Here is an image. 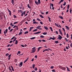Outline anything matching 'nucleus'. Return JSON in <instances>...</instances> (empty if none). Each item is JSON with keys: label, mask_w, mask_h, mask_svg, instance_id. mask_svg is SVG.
<instances>
[{"label": "nucleus", "mask_w": 72, "mask_h": 72, "mask_svg": "<svg viewBox=\"0 0 72 72\" xmlns=\"http://www.w3.org/2000/svg\"><path fill=\"white\" fill-rule=\"evenodd\" d=\"M49 28H50V29L51 31L52 32H53V28H52V27H50Z\"/></svg>", "instance_id": "18"}, {"label": "nucleus", "mask_w": 72, "mask_h": 72, "mask_svg": "<svg viewBox=\"0 0 72 72\" xmlns=\"http://www.w3.org/2000/svg\"><path fill=\"white\" fill-rule=\"evenodd\" d=\"M35 71H36L37 70V68H35Z\"/></svg>", "instance_id": "45"}, {"label": "nucleus", "mask_w": 72, "mask_h": 72, "mask_svg": "<svg viewBox=\"0 0 72 72\" xmlns=\"http://www.w3.org/2000/svg\"><path fill=\"white\" fill-rule=\"evenodd\" d=\"M29 1L30 5H31V4L33 3V0H29Z\"/></svg>", "instance_id": "6"}, {"label": "nucleus", "mask_w": 72, "mask_h": 72, "mask_svg": "<svg viewBox=\"0 0 72 72\" xmlns=\"http://www.w3.org/2000/svg\"><path fill=\"white\" fill-rule=\"evenodd\" d=\"M58 67L59 68H60V69H62V68H63V67L62 66H59Z\"/></svg>", "instance_id": "23"}, {"label": "nucleus", "mask_w": 72, "mask_h": 72, "mask_svg": "<svg viewBox=\"0 0 72 72\" xmlns=\"http://www.w3.org/2000/svg\"><path fill=\"white\" fill-rule=\"evenodd\" d=\"M33 24H38V22H37L36 21H35L33 22Z\"/></svg>", "instance_id": "16"}, {"label": "nucleus", "mask_w": 72, "mask_h": 72, "mask_svg": "<svg viewBox=\"0 0 72 72\" xmlns=\"http://www.w3.org/2000/svg\"><path fill=\"white\" fill-rule=\"evenodd\" d=\"M23 32H20V33L18 35H22V33Z\"/></svg>", "instance_id": "20"}, {"label": "nucleus", "mask_w": 72, "mask_h": 72, "mask_svg": "<svg viewBox=\"0 0 72 72\" xmlns=\"http://www.w3.org/2000/svg\"><path fill=\"white\" fill-rule=\"evenodd\" d=\"M48 50H48V49H46L45 50H43V52H45V51H48Z\"/></svg>", "instance_id": "19"}, {"label": "nucleus", "mask_w": 72, "mask_h": 72, "mask_svg": "<svg viewBox=\"0 0 72 72\" xmlns=\"http://www.w3.org/2000/svg\"><path fill=\"white\" fill-rule=\"evenodd\" d=\"M52 72H55V70H53L52 71Z\"/></svg>", "instance_id": "60"}, {"label": "nucleus", "mask_w": 72, "mask_h": 72, "mask_svg": "<svg viewBox=\"0 0 72 72\" xmlns=\"http://www.w3.org/2000/svg\"><path fill=\"white\" fill-rule=\"evenodd\" d=\"M33 34H37V32L34 33H33Z\"/></svg>", "instance_id": "64"}, {"label": "nucleus", "mask_w": 72, "mask_h": 72, "mask_svg": "<svg viewBox=\"0 0 72 72\" xmlns=\"http://www.w3.org/2000/svg\"><path fill=\"white\" fill-rule=\"evenodd\" d=\"M25 13H26V11L23 12L21 14V17H23V15H25Z\"/></svg>", "instance_id": "5"}, {"label": "nucleus", "mask_w": 72, "mask_h": 72, "mask_svg": "<svg viewBox=\"0 0 72 72\" xmlns=\"http://www.w3.org/2000/svg\"><path fill=\"white\" fill-rule=\"evenodd\" d=\"M59 30L60 33V34H61V35L62 36H63V34H62V31L60 30V29H59Z\"/></svg>", "instance_id": "10"}, {"label": "nucleus", "mask_w": 72, "mask_h": 72, "mask_svg": "<svg viewBox=\"0 0 72 72\" xmlns=\"http://www.w3.org/2000/svg\"><path fill=\"white\" fill-rule=\"evenodd\" d=\"M53 38H52V40H54L55 39V38L54 37H53Z\"/></svg>", "instance_id": "31"}, {"label": "nucleus", "mask_w": 72, "mask_h": 72, "mask_svg": "<svg viewBox=\"0 0 72 72\" xmlns=\"http://www.w3.org/2000/svg\"><path fill=\"white\" fill-rule=\"evenodd\" d=\"M48 18L49 19V21H50V22H51V20H50V18L49 17V16H48Z\"/></svg>", "instance_id": "35"}, {"label": "nucleus", "mask_w": 72, "mask_h": 72, "mask_svg": "<svg viewBox=\"0 0 72 72\" xmlns=\"http://www.w3.org/2000/svg\"><path fill=\"white\" fill-rule=\"evenodd\" d=\"M60 6H61V9H62V8H63V6H62V4Z\"/></svg>", "instance_id": "57"}, {"label": "nucleus", "mask_w": 72, "mask_h": 72, "mask_svg": "<svg viewBox=\"0 0 72 72\" xmlns=\"http://www.w3.org/2000/svg\"><path fill=\"white\" fill-rule=\"evenodd\" d=\"M9 53H6V54L5 56H8V55H9Z\"/></svg>", "instance_id": "49"}, {"label": "nucleus", "mask_w": 72, "mask_h": 72, "mask_svg": "<svg viewBox=\"0 0 72 72\" xmlns=\"http://www.w3.org/2000/svg\"><path fill=\"white\" fill-rule=\"evenodd\" d=\"M28 7V8H30V9H31V7L30 6V5H29V4H28L27 5Z\"/></svg>", "instance_id": "32"}, {"label": "nucleus", "mask_w": 72, "mask_h": 72, "mask_svg": "<svg viewBox=\"0 0 72 72\" xmlns=\"http://www.w3.org/2000/svg\"><path fill=\"white\" fill-rule=\"evenodd\" d=\"M61 1H60L62 3V2H63V1H64V0H60Z\"/></svg>", "instance_id": "61"}, {"label": "nucleus", "mask_w": 72, "mask_h": 72, "mask_svg": "<svg viewBox=\"0 0 72 72\" xmlns=\"http://www.w3.org/2000/svg\"><path fill=\"white\" fill-rule=\"evenodd\" d=\"M41 33V32H40H40H37V34H38L39 33Z\"/></svg>", "instance_id": "52"}, {"label": "nucleus", "mask_w": 72, "mask_h": 72, "mask_svg": "<svg viewBox=\"0 0 72 72\" xmlns=\"http://www.w3.org/2000/svg\"><path fill=\"white\" fill-rule=\"evenodd\" d=\"M59 37L57 38L58 40H60L62 39V37L60 35H58Z\"/></svg>", "instance_id": "3"}, {"label": "nucleus", "mask_w": 72, "mask_h": 72, "mask_svg": "<svg viewBox=\"0 0 72 72\" xmlns=\"http://www.w3.org/2000/svg\"><path fill=\"white\" fill-rule=\"evenodd\" d=\"M40 38H44V36H43L42 35H40Z\"/></svg>", "instance_id": "33"}, {"label": "nucleus", "mask_w": 72, "mask_h": 72, "mask_svg": "<svg viewBox=\"0 0 72 72\" xmlns=\"http://www.w3.org/2000/svg\"><path fill=\"white\" fill-rule=\"evenodd\" d=\"M35 3L37 5H38V4H41V1H40V0H38V2H37L36 1H35Z\"/></svg>", "instance_id": "2"}, {"label": "nucleus", "mask_w": 72, "mask_h": 72, "mask_svg": "<svg viewBox=\"0 0 72 72\" xmlns=\"http://www.w3.org/2000/svg\"><path fill=\"white\" fill-rule=\"evenodd\" d=\"M42 47H39L38 49V51H39L40 50V48H42Z\"/></svg>", "instance_id": "21"}, {"label": "nucleus", "mask_w": 72, "mask_h": 72, "mask_svg": "<svg viewBox=\"0 0 72 72\" xmlns=\"http://www.w3.org/2000/svg\"><path fill=\"white\" fill-rule=\"evenodd\" d=\"M13 28H15V30H18V26L16 25L14 26L13 27Z\"/></svg>", "instance_id": "4"}, {"label": "nucleus", "mask_w": 72, "mask_h": 72, "mask_svg": "<svg viewBox=\"0 0 72 72\" xmlns=\"http://www.w3.org/2000/svg\"><path fill=\"white\" fill-rule=\"evenodd\" d=\"M8 11L9 12V14H10V16H11V14H12V12H11V11H10V10H8Z\"/></svg>", "instance_id": "12"}, {"label": "nucleus", "mask_w": 72, "mask_h": 72, "mask_svg": "<svg viewBox=\"0 0 72 72\" xmlns=\"http://www.w3.org/2000/svg\"><path fill=\"white\" fill-rule=\"evenodd\" d=\"M8 29H6V30H5L4 32V33H6L8 32Z\"/></svg>", "instance_id": "7"}, {"label": "nucleus", "mask_w": 72, "mask_h": 72, "mask_svg": "<svg viewBox=\"0 0 72 72\" xmlns=\"http://www.w3.org/2000/svg\"><path fill=\"white\" fill-rule=\"evenodd\" d=\"M27 60H28V59L27 58L24 61V63H26V62H27Z\"/></svg>", "instance_id": "39"}, {"label": "nucleus", "mask_w": 72, "mask_h": 72, "mask_svg": "<svg viewBox=\"0 0 72 72\" xmlns=\"http://www.w3.org/2000/svg\"><path fill=\"white\" fill-rule=\"evenodd\" d=\"M27 33H28V32L26 31L24 33V34H27Z\"/></svg>", "instance_id": "30"}, {"label": "nucleus", "mask_w": 72, "mask_h": 72, "mask_svg": "<svg viewBox=\"0 0 72 72\" xmlns=\"http://www.w3.org/2000/svg\"><path fill=\"white\" fill-rule=\"evenodd\" d=\"M66 5V2H64V3L63 4V5H64V6H65V5Z\"/></svg>", "instance_id": "42"}, {"label": "nucleus", "mask_w": 72, "mask_h": 72, "mask_svg": "<svg viewBox=\"0 0 72 72\" xmlns=\"http://www.w3.org/2000/svg\"><path fill=\"white\" fill-rule=\"evenodd\" d=\"M65 27H66V29H67L68 31H69V27L67 26H65Z\"/></svg>", "instance_id": "11"}, {"label": "nucleus", "mask_w": 72, "mask_h": 72, "mask_svg": "<svg viewBox=\"0 0 72 72\" xmlns=\"http://www.w3.org/2000/svg\"><path fill=\"white\" fill-rule=\"evenodd\" d=\"M66 36H67V38H68V37H69V36H68V33L67 34Z\"/></svg>", "instance_id": "48"}, {"label": "nucleus", "mask_w": 72, "mask_h": 72, "mask_svg": "<svg viewBox=\"0 0 72 72\" xmlns=\"http://www.w3.org/2000/svg\"><path fill=\"white\" fill-rule=\"evenodd\" d=\"M22 64H23V63H22V62H21L19 64L20 67H21L22 66Z\"/></svg>", "instance_id": "8"}, {"label": "nucleus", "mask_w": 72, "mask_h": 72, "mask_svg": "<svg viewBox=\"0 0 72 72\" xmlns=\"http://www.w3.org/2000/svg\"><path fill=\"white\" fill-rule=\"evenodd\" d=\"M35 47H34V48H32V52H31V53H35V51H36V50L35 49Z\"/></svg>", "instance_id": "1"}, {"label": "nucleus", "mask_w": 72, "mask_h": 72, "mask_svg": "<svg viewBox=\"0 0 72 72\" xmlns=\"http://www.w3.org/2000/svg\"><path fill=\"white\" fill-rule=\"evenodd\" d=\"M44 28L45 29V30H48V27L47 26H44Z\"/></svg>", "instance_id": "14"}, {"label": "nucleus", "mask_w": 72, "mask_h": 72, "mask_svg": "<svg viewBox=\"0 0 72 72\" xmlns=\"http://www.w3.org/2000/svg\"><path fill=\"white\" fill-rule=\"evenodd\" d=\"M55 25H56V26H57V27H59V26H58V24H57V23H55Z\"/></svg>", "instance_id": "44"}, {"label": "nucleus", "mask_w": 72, "mask_h": 72, "mask_svg": "<svg viewBox=\"0 0 72 72\" xmlns=\"http://www.w3.org/2000/svg\"><path fill=\"white\" fill-rule=\"evenodd\" d=\"M51 68L52 69L53 68H54V67L53 66H51Z\"/></svg>", "instance_id": "63"}, {"label": "nucleus", "mask_w": 72, "mask_h": 72, "mask_svg": "<svg viewBox=\"0 0 72 72\" xmlns=\"http://www.w3.org/2000/svg\"><path fill=\"white\" fill-rule=\"evenodd\" d=\"M14 18H17V16L16 15H14Z\"/></svg>", "instance_id": "51"}, {"label": "nucleus", "mask_w": 72, "mask_h": 72, "mask_svg": "<svg viewBox=\"0 0 72 72\" xmlns=\"http://www.w3.org/2000/svg\"><path fill=\"white\" fill-rule=\"evenodd\" d=\"M66 67L67 68V70L68 71H70V70L69 69V68L68 67L66 66Z\"/></svg>", "instance_id": "22"}, {"label": "nucleus", "mask_w": 72, "mask_h": 72, "mask_svg": "<svg viewBox=\"0 0 72 72\" xmlns=\"http://www.w3.org/2000/svg\"><path fill=\"white\" fill-rule=\"evenodd\" d=\"M59 18H60L61 19H63V17L62 16H59Z\"/></svg>", "instance_id": "15"}, {"label": "nucleus", "mask_w": 72, "mask_h": 72, "mask_svg": "<svg viewBox=\"0 0 72 72\" xmlns=\"http://www.w3.org/2000/svg\"><path fill=\"white\" fill-rule=\"evenodd\" d=\"M37 31V29H35L34 30H33V32H35L36 31Z\"/></svg>", "instance_id": "29"}, {"label": "nucleus", "mask_w": 72, "mask_h": 72, "mask_svg": "<svg viewBox=\"0 0 72 72\" xmlns=\"http://www.w3.org/2000/svg\"><path fill=\"white\" fill-rule=\"evenodd\" d=\"M39 16L41 18H43L44 17L43 16L41 15H40Z\"/></svg>", "instance_id": "25"}, {"label": "nucleus", "mask_w": 72, "mask_h": 72, "mask_svg": "<svg viewBox=\"0 0 72 72\" xmlns=\"http://www.w3.org/2000/svg\"><path fill=\"white\" fill-rule=\"evenodd\" d=\"M41 27V26H38L36 28H38V29H39L40 28V27Z\"/></svg>", "instance_id": "17"}, {"label": "nucleus", "mask_w": 72, "mask_h": 72, "mask_svg": "<svg viewBox=\"0 0 72 72\" xmlns=\"http://www.w3.org/2000/svg\"><path fill=\"white\" fill-rule=\"evenodd\" d=\"M47 33L46 32H44L42 34L43 35H47Z\"/></svg>", "instance_id": "27"}, {"label": "nucleus", "mask_w": 72, "mask_h": 72, "mask_svg": "<svg viewBox=\"0 0 72 72\" xmlns=\"http://www.w3.org/2000/svg\"><path fill=\"white\" fill-rule=\"evenodd\" d=\"M51 6L52 7H53V6H54V4H53L52 3L51 4Z\"/></svg>", "instance_id": "55"}, {"label": "nucleus", "mask_w": 72, "mask_h": 72, "mask_svg": "<svg viewBox=\"0 0 72 72\" xmlns=\"http://www.w3.org/2000/svg\"><path fill=\"white\" fill-rule=\"evenodd\" d=\"M37 21H41V20L39 18H37Z\"/></svg>", "instance_id": "40"}, {"label": "nucleus", "mask_w": 72, "mask_h": 72, "mask_svg": "<svg viewBox=\"0 0 72 72\" xmlns=\"http://www.w3.org/2000/svg\"><path fill=\"white\" fill-rule=\"evenodd\" d=\"M33 27H30L29 29V32H30L31 31V30H32V29H33Z\"/></svg>", "instance_id": "9"}, {"label": "nucleus", "mask_w": 72, "mask_h": 72, "mask_svg": "<svg viewBox=\"0 0 72 72\" xmlns=\"http://www.w3.org/2000/svg\"><path fill=\"white\" fill-rule=\"evenodd\" d=\"M13 30V29H12L10 31V32H11Z\"/></svg>", "instance_id": "47"}, {"label": "nucleus", "mask_w": 72, "mask_h": 72, "mask_svg": "<svg viewBox=\"0 0 72 72\" xmlns=\"http://www.w3.org/2000/svg\"><path fill=\"white\" fill-rule=\"evenodd\" d=\"M55 42L56 44H58V43H59V42H58V41H55Z\"/></svg>", "instance_id": "34"}, {"label": "nucleus", "mask_w": 72, "mask_h": 72, "mask_svg": "<svg viewBox=\"0 0 72 72\" xmlns=\"http://www.w3.org/2000/svg\"><path fill=\"white\" fill-rule=\"evenodd\" d=\"M18 23V22H14V24H17Z\"/></svg>", "instance_id": "38"}, {"label": "nucleus", "mask_w": 72, "mask_h": 72, "mask_svg": "<svg viewBox=\"0 0 72 72\" xmlns=\"http://www.w3.org/2000/svg\"><path fill=\"white\" fill-rule=\"evenodd\" d=\"M32 67H33V68L34 69V68H35V64H33Z\"/></svg>", "instance_id": "24"}, {"label": "nucleus", "mask_w": 72, "mask_h": 72, "mask_svg": "<svg viewBox=\"0 0 72 72\" xmlns=\"http://www.w3.org/2000/svg\"><path fill=\"white\" fill-rule=\"evenodd\" d=\"M20 12L21 13H23V11H22V10H20Z\"/></svg>", "instance_id": "59"}, {"label": "nucleus", "mask_w": 72, "mask_h": 72, "mask_svg": "<svg viewBox=\"0 0 72 72\" xmlns=\"http://www.w3.org/2000/svg\"><path fill=\"white\" fill-rule=\"evenodd\" d=\"M18 54H20V53H21V51H18Z\"/></svg>", "instance_id": "62"}, {"label": "nucleus", "mask_w": 72, "mask_h": 72, "mask_svg": "<svg viewBox=\"0 0 72 72\" xmlns=\"http://www.w3.org/2000/svg\"><path fill=\"white\" fill-rule=\"evenodd\" d=\"M35 37H32V38H30V39H31V40H32L33 39H35Z\"/></svg>", "instance_id": "36"}, {"label": "nucleus", "mask_w": 72, "mask_h": 72, "mask_svg": "<svg viewBox=\"0 0 72 72\" xmlns=\"http://www.w3.org/2000/svg\"><path fill=\"white\" fill-rule=\"evenodd\" d=\"M18 40H16V41H15V44L16 45H17V44H18Z\"/></svg>", "instance_id": "28"}, {"label": "nucleus", "mask_w": 72, "mask_h": 72, "mask_svg": "<svg viewBox=\"0 0 72 72\" xmlns=\"http://www.w3.org/2000/svg\"><path fill=\"white\" fill-rule=\"evenodd\" d=\"M11 68H12V71H14V69L13 68V67L12 66H11Z\"/></svg>", "instance_id": "26"}, {"label": "nucleus", "mask_w": 72, "mask_h": 72, "mask_svg": "<svg viewBox=\"0 0 72 72\" xmlns=\"http://www.w3.org/2000/svg\"><path fill=\"white\" fill-rule=\"evenodd\" d=\"M62 70H65L66 69V68H62Z\"/></svg>", "instance_id": "41"}, {"label": "nucleus", "mask_w": 72, "mask_h": 72, "mask_svg": "<svg viewBox=\"0 0 72 72\" xmlns=\"http://www.w3.org/2000/svg\"><path fill=\"white\" fill-rule=\"evenodd\" d=\"M40 23L41 24H43V23L42 22H40Z\"/></svg>", "instance_id": "56"}, {"label": "nucleus", "mask_w": 72, "mask_h": 72, "mask_svg": "<svg viewBox=\"0 0 72 72\" xmlns=\"http://www.w3.org/2000/svg\"><path fill=\"white\" fill-rule=\"evenodd\" d=\"M12 55L11 54H10V55H9L8 56V58H10V56Z\"/></svg>", "instance_id": "53"}, {"label": "nucleus", "mask_w": 72, "mask_h": 72, "mask_svg": "<svg viewBox=\"0 0 72 72\" xmlns=\"http://www.w3.org/2000/svg\"><path fill=\"white\" fill-rule=\"evenodd\" d=\"M62 30H63V31H64V32H66L65 31V29H64V28H62Z\"/></svg>", "instance_id": "43"}, {"label": "nucleus", "mask_w": 72, "mask_h": 72, "mask_svg": "<svg viewBox=\"0 0 72 72\" xmlns=\"http://www.w3.org/2000/svg\"><path fill=\"white\" fill-rule=\"evenodd\" d=\"M14 0H12V3L13 5H14Z\"/></svg>", "instance_id": "13"}, {"label": "nucleus", "mask_w": 72, "mask_h": 72, "mask_svg": "<svg viewBox=\"0 0 72 72\" xmlns=\"http://www.w3.org/2000/svg\"><path fill=\"white\" fill-rule=\"evenodd\" d=\"M10 28H11V27L9 26L8 27V30H10Z\"/></svg>", "instance_id": "54"}, {"label": "nucleus", "mask_w": 72, "mask_h": 72, "mask_svg": "<svg viewBox=\"0 0 72 72\" xmlns=\"http://www.w3.org/2000/svg\"><path fill=\"white\" fill-rule=\"evenodd\" d=\"M70 12L71 14H72V9H71V8L70 9Z\"/></svg>", "instance_id": "37"}, {"label": "nucleus", "mask_w": 72, "mask_h": 72, "mask_svg": "<svg viewBox=\"0 0 72 72\" xmlns=\"http://www.w3.org/2000/svg\"><path fill=\"white\" fill-rule=\"evenodd\" d=\"M16 38H15V39L14 40L13 42H14V41H15V40H16Z\"/></svg>", "instance_id": "50"}, {"label": "nucleus", "mask_w": 72, "mask_h": 72, "mask_svg": "<svg viewBox=\"0 0 72 72\" xmlns=\"http://www.w3.org/2000/svg\"><path fill=\"white\" fill-rule=\"evenodd\" d=\"M42 41H43V42H46V41L45 40L42 39L41 40Z\"/></svg>", "instance_id": "46"}, {"label": "nucleus", "mask_w": 72, "mask_h": 72, "mask_svg": "<svg viewBox=\"0 0 72 72\" xmlns=\"http://www.w3.org/2000/svg\"><path fill=\"white\" fill-rule=\"evenodd\" d=\"M21 46H22V47H23V48H24V45H21Z\"/></svg>", "instance_id": "58"}]
</instances>
